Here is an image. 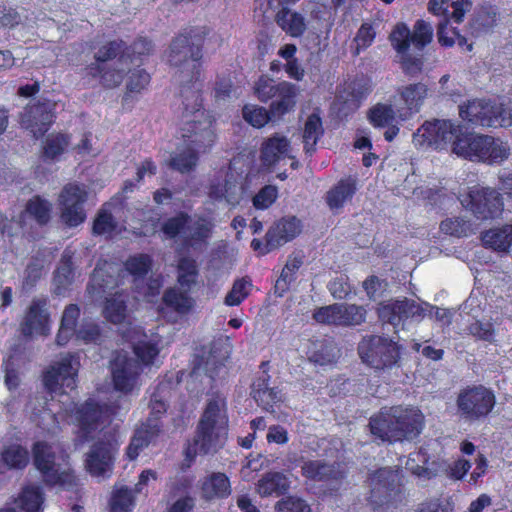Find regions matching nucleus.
I'll return each mask as SVG.
<instances>
[{
  "label": "nucleus",
  "mask_w": 512,
  "mask_h": 512,
  "mask_svg": "<svg viewBox=\"0 0 512 512\" xmlns=\"http://www.w3.org/2000/svg\"><path fill=\"white\" fill-rule=\"evenodd\" d=\"M207 26L186 27L173 38L169 46L168 62L179 68L181 138L187 147L205 153L215 143L214 119L205 115L202 98V58Z\"/></svg>",
  "instance_id": "nucleus-1"
},
{
  "label": "nucleus",
  "mask_w": 512,
  "mask_h": 512,
  "mask_svg": "<svg viewBox=\"0 0 512 512\" xmlns=\"http://www.w3.org/2000/svg\"><path fill=\"white\" fill-rule=\"evenodd\" d=\"M228 428L226 398L216 393L208 399L197 423L195 435L185 445L182 469L190 468L198 454L217 452L227 438Z\"/></svg>",
  "instance_id": "nucleus-2"
},
{
  "label": "nucleus",
  "mask_w": 512,
  "mask_h": 512,
  "mask_svg": "<svg viewBox=\"0 0 512 512\" xmlns=\"http://www.w3.org/2000/svg\"><path fill=\"white\" fill-rule=\"evenodd\" d=\"M452 152L471 161L499 163L508 158L510 147L500 139L465 132L458 126L452 140Z\"/></svg>",
  "instance_id": "nucleus-3"
},
{
  "label": "nucleus",
  "mask_w": 512,
  "mask_h": 512,
  "mask_svg": "<svg viewBox=\"0 0 512 512\" xmlns=\"http://www.w3.org/2000/svg\"><path fill=\"white\" fill-rule=\"evenodd\" d=\"M416 424V412L402 406L383 407L369 419L372 436L381 442L401 441L412 432Z\"/></svg>",
  "instance_id": "nucleus-4"
},
{
  "label": "nucleus",
  "mask_w": 512,
  "mask_h": 512,
  "mask_svg": "<svg viewBox=\"0 0 512 512\" xmlns=\"http://www.w3.org/2000/svg\"><path fill=\"white\" fill-rule=\"evenodd\" d=\"M114 411L107 403H101L93 398L86 399L77 405L73 411V421L76 427L75 446H82L95 439V435L108 426Z\"/></svg>",
  "instance_id": "nucleus-5"
},
{
  "label": "nucleus",
  "mask_w": 512,
  "mask_h": 512,
  "mask_svg": "<svg viewBox=\"0 0 512 512\" xmlns=\"http://www.w3.org/2000/svg\"><path fill=\"white\" fill-rule=\"evenodd\" d=\"M462 207L478 220L499 218L504 210L501 193L489 186L475 184L467 188L458 197Z\"/></svg>",
  "instance_id": "nucleus-6"
},
{
  "label": "nucleus",
  "mask_w": 512,
  "mask_h": 512,
  "mask_svg": "<svg viewBox=\"0 0 512 512\" xmlns=\"http://www.w3.org/2000/svg\"><path fill=\"white\" fill-rule=\"evenodd\" d=\"M368 480L370 483L368 501L373 510L402 501L404 490L400 470L386 467L379 468L369 474Z\"/></svg>",
  "instance_id": "nucleus-7"
},
{
  "label": "nucleus",
  "mask_w": 512,
  "mask_h": 512,
  "mask_svg": "<svg viewBox=\"0 0 512 512\" xmlns=\"http://www.w3.org/2000/svg\"><path fill=\"white\" fill-rule=\"evenodd\" d=\"M358 355L362 362L376 370L393 368L400 360V346L390 338L366 335L358 344Z\"/></svg>",
  "instance_id": "nucleus-8"
},
{
  "label": "nucleus",
  "mask_w": 512,
  "mask_h": 512,
  "mask_svg": "<svg viewBox=\"0 0 512 512\" xmlns=\"http://www.w3.org/2000/svg\"><path fill=\"white\" fill-rule=\"evenodd\" d=\"M89 188L76 181L65 184L58 195L60 220L68 228H76L87 219Z\"/></svg>",
  "instance_id": "nucleus-9"
},
{
  "label": "nucleus",
  "mask_w": 512,
  "mask_h": 512,
  "mask_svg": "<svg viewBox=\"0 0 512 512\" xmlns=\"http://www.w3.org/2000/svg\"><path fill=\"white\" fill-rule=\"evenodd\" d=\"M32 457L35 468L42 475L45 485L68 486L76 485V476L72 469L60 470L55 463L56 455L52 446L46 441H36L32 445Z\"/></svg>",
  "instance_id": "nucleus-10"
},
{
  "label": "nucleus",
  "mask_w": 512,
  "mask_h": 512,
  "mask_svg": "<svg viewBox=\"0 0 512 512\" xmlns=\"http://www.w3.org/2000/svg\"><path fill=\"white\" fill-rule=\"evenodd\" d=\"M120 442L115 432H107L96 440L85 455V468L95 477L109 476L114 468Z\"/></svg>",
  "instance_id": "nucleus-11"
},
{
  "label": "nucleus",
  "mask_w": 512,
  "mask_h": 512,
  "mask_svg": "<svg viewBox=\"0 0 512 512\" xmlns=\"http://www.w3.org/2000/svg\"><path fill=\"white\" fill-rule=\"evenodd\" d=\"M496 403L494 393L482 386H472L461 390L456 405L459 416L466 421H478L492 411Z\"/></svg>",
  "instance_id": "nucleus-12"
},
{
  "label": "nucleus",
  "mask_w": 512,
  "mask_h": 512,
  "mask_svg": "<svg viewBox=\"0 0 512 512\" xmlns=\"http://www.w3.org/2000/svg\"><path fill=\"white\" fill-rule=\"evenodd\" d=\"M56 103L50 99L30 101L19 115L22 128L29 131L35 139L43 137L56 120Z\"/></svg>",
  "instance_id": "nucleus-13"
},
{
  "label": "nucleus",
  "mask_w": 512,
  "mask_h": 512,
  "mask_svg": "<svg viewBox=\"0 0 512 512\" xmlns=\"http://www.w3.org/2000/svg\"><path fill=\"white\" fill-rule=\"evenodd\" d=\"M301 230V221L296 216H284L269 227L264 241L254 238L251 241V248L264 256L295 239Z\"/></svg>",
  "instance_id": "nucleus-14"
},
{
  "label": "nucleus",
  "mask_w": 512,
  "mask_h": 512,
  "mask_svg": "<svg viewBox=\"0 0 512 512\" xmlns=\"http://www.w3.org/2000/svg\"><path fill=\"white\" fill-rule=\"evenodd\" d=\"M400 99L405 107L397 108V112L391 104L384 103H377L369 109L367 117L373 127L385 128L396 122L397 117L401 121L409 119L416 109V84L404 87L400 92Z\"/></svg>",
  "instance_id": "nucleus-15"
},
{
  "label": "nucleus",
  "mask_w": 512,
  "mask_h": 512,
  "mask_svg": "<svg viewBox=\"0 0 512 512\" xmlns=\"http://www.w3.org/2000/svg\"><path fill=\"white\" fill-rule=\"evenodd\" d=\"M79 365L78 357L73 353H68L60 361L50 365L42 375L47 392L64 393V389H75Z\"/></svg>",
  "instance_id": "nucleus-16"
},
{
  "label": "nucleus",
  "mask_w": 512,
  "mask_h": 512,
  "mask_svg": "<svg viewBox=\"0 0 512 512\" xmlns=\"http://www.w3.org/2000/svg\"><path fill=\"white\" fill-rule=\"evenodd\" d=\"M46 297L34 298L19 325V330L25 338L32 336H47L50 333V313L47 309Z\"/></svg>",
  "instance_id": "nucleus-17"
},
{
  "label": "nucleus",
  "mask_w": 512,
  "mask_h": 512,
  "mask_svg": "<svg viewBox=\"0 0 512 512\" xmlns=\"http://www.w3.org/2000/svg\"><path fill=\"white\" fill-rule=\"evenodd\" d=\"M391 46L399 57L403 72L407 75L416 73V56L409 54L411 44L416 45V27L413 31L404 22H398L389 34Z\"/></svg>",
  "instance_id": "nucleus-18"
},
{
  "label": "nucleus",
  "mask_w": 512,
  "mask_h": 512,
  "mask_svg": "<svg viewBox=\"0 0 512 512\" xmlns=\"http://www.w3.org/2000/svg\"><path fill=\"white\" fill-rule=\"evenodd\" d=\"M142 369L139 362L126 355H117L111 361V375L114 389L128 394L134 389Z\"/></svg>",
  "instance_id": "nucleus-19"
},
{
  "label": "nucleus",
  "mask_w": 512,
  "mask_h": 512,
  "mask_svg": "<svg viewBox=\"0 0 512 512\" xmlns=\"http://www.w3.org/2000/svg\"><path fill=\"white\" fill-rule=\"evenodd\" d=\"M497 102L473 100L465 106L459 107V114L463 120L482 127H496Z\"/></svg>",
  "instance_id": "nucleus-20"
},
{
  "label": "nucleus",
  "mask_w": 512,
  "mask_h": 512,
  "mask_svg": "<svg viewBox=\"0 0 512 512\" xmlns=\"http://www.w3.org/2000/svg\"><path fill=\"white\" fill-rule=\"evenodd\" d=\"M458 131V126L448 120H436L426 122L418 129V136L421 137V144L440 147L442 144L452 143Z\"/></svg>",
  "instance_id": "nucleus-21"
},
{
  "label": "nucleus",
  "mask_w": 512,
  "mask_h": 512,
  "mask_svg": "<svg viewBox=\"0 0 512 512\" xmlns=\"http://www.w3.org/2000/svg\"><path fill=\"white\" fill-rule=\"evenodd\" d=\"M304 478L314 482H338L345 477V471L339 463H327L323 460H307L301 466Z\"/></svg>",
  "instance_id": "nucleus-22"
},
{
  "label": "nucleus",
  "mask_w": 512,
  "mask_h": 512,
  "mask_svg": "<svg viewBox=\"0 0 512 512\" xmlns=\"http://www.w3.org/2000/svg\"><path fill=\"white\" fill-rule=\"evenodd\" d=\"M161 431V424L154 422L150 417L146 423L135 429L126 448V458L130 461L136 460L139 454L159 436Z\"/></svg>",
  "instance_id": "nucleus-23"
},
{
  "label": "nucleus",
  "mask_w": 512,
  "mask_h": 512,
  "mask_svg": "<svg viewBox=\"0 0 512 512\" xmlns=\"http://www.w3.org/2000/svg\"><path fill=\"white\" fill-rule=\"evenodd\" d=\"M411 313L408 300H389L378 304L377 315L382 324L391 325L395 332L403 329L404 322Z\"/></svg>",
  "instance_id": "nucleus-24"
},
{
  "label": "nucleus",
  "mask_w": 512,
  "mask_h": 512,
  "mask_svg": "<svg viewBox=\"0 0 512 512\" xmlns=\"http://www.w3.org/2000/svg\"><path fill=\"white\" fill-rule=\"evenodd\" d=\"M298 88L288 81H280L276 95L269 102L270 112L274 119H281L294 110L297 103Z\"/></svg>",
  "instance_id": "nucleus-25"
},
{
  "label": "nucleus",
  "mask_w": 512,
  "mask_h": 512,
  "mask_svg": "<svg viewBox=\"0 0 512 512\" xmlns=\"http://www.w3.org/2000/svg\"><path fill=\"white\" fill-rule=\"evenodd\" d=\"M128 301L129 293L126 290L110 294L103 303V317L115 325L124 323L128 316Z\"/></svg>",
  "instance_id": "nucleus-26"
},
{
  "label": "nucleus",
  "mask_w": 512,
  "mask_h": 512,
  "mask_svg": "<svg viewBox=\"0 0 512 512\" xmlns=\"http://www.w3.org/2000/svg\"><path fill=\"white\" fill-rule=\"evenodd\" d=\"M200 492L208 501L227 498L231 494L230 480L225 473L212 472L202 479Z\"/></svg>",
  "instance_id": "nucleus-27"
},
{
  "label": "nucleus",
  "mask_w": 512,
  "mask_h": 512,
  "mask_svg": "<svg viewBox=\"0 0 512 512\" xmlns=\"http://www.w3.org/2000/svg\"><path fill=\"white\" fill-rule=\"evenodd\" d=\"M289 140L278 133L263 141L260 148V160L264 166L276 165L288 153Z\"/></svg>",
  "instance_id": "nucleus-28"
},
{
  "label": "nucleus",
  "mask_w": 512,
  "mask_h": 512,
  "mask_svg": "<svg viewBox=\"0 0 512 512\" xmlns=\"http://www.w3.org/2000/svg\"><path fill=\"white\" fill-rule=\"evenodd\" d=\"M357 191V181L351 176L340 179L326 193V203L331 210H338L350 201Z\"/></svg>",
  "instance_id": "nucleus-29"
},
{
  "label": "nucleus",
  "mask_w": 512,
  "mask_h": 512,
  "mask_svg": "<svg viewBox=\"0 0 512 512\" xmlns=\"http://www.w3.org/2000/svg\"><path fill=\"white\" fill-rule=\"evenodd\" d=\"M290 489L288 477L278 471L265 473L257 483V491L262 497L282 496Z\"/></svg>",
  "instance_id": "nucleus-30"
},
{
  "label": "nucleus",
  "mask_w": 512,
  "mask_h": 512,
  "mask_svg": "<svg viewBox=\"0 0 512 512\" xmlns=\"http://www.w3.org/2000/svg\"><path fill=\"white\" fill-rule=\"evenodd\" d=\"M89 77L99 79L100 85L104 89H113L118 87L124 78L123 70L112 65L102 63H90L85 68Z\"/></svg>",
  "instance_id": "nucleus-31"
},
{
  "label": "nucleus",
  "mask_w": 512,
  "mask_h": 512,
  "mask_svg": "<svg viewBox=\"0 0 512 512\" xmlns=\"http://www.w3.org/2000/svg\"><path fill=\"white\" fill-rule=\"evenodd\" d=\"M74 276L73 257L65 251L53 273L54 293L58 296L64 295L73 284Z\"/></svg>",
  "instance_id": "nucleus-32"
},
{
  "label": "nucleus",
  "mask_w": 512,
  "mask_h": 512,
  "mask_svg": "<svg viewBox=\"0 0 512 512\" xmlns=\"http://www.w3.org/2000/svg\"><path fill=\"white\" fill-rule=\"evenodd\" d=\"M275 22L287 35L293 38L301 37L306 30L304 16L288 7L276 12Z\"/></svg>",
  "instance_id": "nucleus-33"
},
{
  "label": "nucleus",
  "mask_w": 512,
  "mask_h": 512,
  "mask_svg": "<svg viewBox=\"0 0 512 512\" xmlns=\"http://www.w3.org/2000/svg\"><path fill=\"white\" fill-rule=\"evenodd\" d=\"M324 134L323 122L320 115L316 112L311 113L304 124L303 143L304 151L311 156L316 151V145Z\"/></svg>",
  "instance_id": "nucleus-34"
},
{
  "label": "nucleus",
  "mask_w": 512,
  "mask_h": 512,
  "mask_svg": "<svg viewBox=\"0 0 512 512\" xmlns=\"http://www.w3.org/2000/svg\"><path fill=\"white\" fill-rule=\"evenodd\" d=\"M71 142V135L57 132L49 134L42 144V158L45 161H55L64 154Z\"/></svg>",
  "instance_id": "nucleus-35"
},
{
  "label": "nucleus",
  "mask_w": 512,
  "mask_h": 512,
  "mask_svg": "<svg viewBox=\"0 0 512 512\" xmlns=\"http://www.w3.org/2000/svg\"><path fill=\"white\" fill-rule=\"evenodd\" d=\"M483 244L498 252H507L512 246V224L490 229L482 234Z\"/></svg>",
  "instance_id": "nucleus-36"
},
{
  "label": "nucleus",
  "mask_w": 512,
  "mask_h": 512,
  "mask_svg": "<svg viewBox=\"0 0 512 512\" xmlns=\"http://www.w3.org/2000/svg\"><path fill=\"white\" fill-rule=\"evenodd\" d=\"M52 204L40 195H34L25 204L23 215H28L39 226H46L51 220Z\"/></svg>",
  "instance_id": "nucleus-37"
},
{
  "label": "nucleus",
  "mask_w": 512,
  "mask_h": 512,
  "mask_svg": "<svg viewBox=\"0 0 512 512\" xmlns=\"http://www.w3.org/2000/svg\"><path fill=\"white\" fill-rule=\"evenodd\" d=\"M199 152L191 147L174 153L168 160V167L180 174H189L195 171L199 163Z\"/></svg>",
  "instance_id": "nucleus-38"
},
{
  "label": "nucleus",
  "mask_w": 512,
  "mask_h": 512,
  "mask_svg": "<svg viewBox=\"0 0 512 512\" xmlns=\"http://www.w3.org/2000/svg\"><path fill=\"white\" fill-rule=\"evenodd\" d=\"M164 304L180 315H186L192 311L195 301L189 296V291H180L177 288L165 290L162 298Z\"/></svg>",
  "instance_id": "nucleus-39"
},
{
  "label": "nucleus",
  "mask_w": 512,
  "mask_h": 512,
  "mask_svg": "<svg viewBox=\"0 0 512 512\" xmlns=\"http://www.w3.org/2000/svg\"><path fill=\"white\" fill-rule=\"evenodd\" d=\"M207 195L214 203L226 202L228 205L239 204V197L236 192V185L228 180L212 182L208 186Z\"/></svg>",
  "instance_id": "nucleus-40"
},
{
  "label": "nucleus",
  "mask_w": 512,
  "mask_h": 512,
  "mask_svg": "<svg viewBox=\"0 0 512 512\" xmlns=\"http://www.w3.org/2000/svg\"><path fill=\"white\" fill-rule=\"evenodd\" d=\"M124 268L132 276L133 282L143 280L152 271L153 258L147 253H137L130 255L124 261Z\"/></svg>",
  "instance_id": "nucleus-41"
},
{
  "label": "nucleus",
  "mask_w": 512,
  "mask_h": 512,
  "mask_svg": "<svg viewBox=\"0 0 512 512\" xmlns=\"http://www.w3.org/2000/svg\"><path fill=\"white\" fill-rule=\"evenodd\" d=\"M302 265L299 257H289L274 285V293L282 297L290 290L292 283L295 282L297 272Z\"/></svg>",
  "instance_id": "nucleus-42"
},
{
  "label": "nucleus",
  "mask_w": 512,
  "mask_h": 512,
  "mask_svg": "<svg viewBox=\"0 0 512 512\" xmlns=\"http://www.w3.org/2000/svg\"><path fill=\"white\" fill-rule=\"evenodd\" d=\"M16 503L24 512H42L44 493L39 486L27 485L22 489Z\"/></svg>",
  "instance_id": "nucleus-43"
},
{
  "label": "nucleus",
  "mask_w": 512,
  "mask_h": 512,
  "mask_svg": "<svg viewBox=\"0 0 512 512\" xmlns=\"http://www.w3.org/2000/svg\"><path fill=\"white\" fill-rule=\"evenodd\" d=\"M118 285L117 279L110 275L107 271L100 267H96L90 277L87 285V291L90 295L100 297L109 289H113Z\"/></svg>",
  "instance_id": "nucleus-44"
},
{
  "label": "nucleus",
  "mask_w": 512,
  "mask_h": 512,
  "mask_svg": "<svg viewBox=\"0 0 512 512\" xmlns=\"http://www.w3.org/2000/svg\"><path fill=\"white\" fill-rule=\"evenodd\" d=\"M418 479L430 480L444 471L445 462L437 455H429L423 449L418 451Z\"/></svg>",
  "instance_id": "nucleus-45"
},
{
  "label": "nucleus",
  "mask_w": 512,
  "mask_h": 512,
  "mask_svg": "<svg viewBox=\"0 0 512 512\" xmlns=\"http://www.w3.org/2000/svg\"><path fill=\"white\" fill-rule=\"evenodd\" d=\"M154 51V44L152 40L147 37L139 36L130 45L124 42L125 62L135 63L143 62L145 57L150 56Z\"/></svg>",
  "instance_id": "nucleus-46"
},
{
  "label": "nucleus",
  "mask_w": 512,
  "mask_h": 512,
  "mask_svg": "<svg viewBox=\"0 0 512 512\" xmlns=\"http://www.w3.org/2000/svg\"><path fill=\"white\" fill-rule=\"evenodd\" d=\"M339 326L355 327L366 322L367 310L362 305L339 303Z\"/></svg>",
  "instance_id": "nucleus-47"
},
{
  "label": "nucleus",
  "mask_w": 512,
  "mask_h": 512,
  "mask_svg": "<svg viewBox=\"0 0 512 512\" xmlns=\"http://www.w3.org/2000/svg\"><path fill=\"white\" fill-rule=\"evenodd\" d=\"M214 224L204 216H198L193 222L190 234L185 238V244L191 247L207 242L212 236Z\"/></svg>",
  "instance_id": "nucleus-48"
},
{
  "label": "nucleus",
  "mask_w": 512,
  "mask_h": 512,
  "mask_svg": "<svg viewBox=\"0 0 512 512\" xmlns=\"http://www.w3.org/2000/svg\"><path fill=\"white\" fill-rule=\"evenodd\" d=\"M309 350V360L315 364L325 366L336 363L337 356L335 345L327 340H318L312 344Z\"/></svg>",
  "instance_id": "nucleus-49"
},
{
  "label": "nucleus",
  "mask_w": 512,
  "mask_h": 512,
  "mask_svg": "<svg viewBox=\"0 0 512 512\" xmlns=\"http://www.w3.org/2000/svg\"><path fill=\"white\" fill-rule=\"evenodd\" d=\"M1 460L9 469H24L29 462V452L19 444H12L3 449Z\"/></svg>",
  "instance_id": "nucleus-50"
},
{
  "label": "nucleus",
  "mask_w": 512,
  "mask_h": 512,
  "mask_svg": "<svg viewBox=\"0 0 512 512\" xmlns=\"http://www.w3.org/2000/svg\"><path fill=\"white\" fill-rule=\"evenodd\" d=\"M190 222L191 216L185 211H179L162 223L161 231L168 239H175L186 232Z\"/></svg>",
  "instance_id": "nucleus-51"
},
{
  "label": "nucleus",
  "mask_w": 512,
  "mask_h": 512,
  "mask_svg": "<svg viewBox=\"0 0 512 512\" xmlns=\"http://www.w3.org/2000/svg\"><path fill=\"white\" fill-rule=\"evenodd\" d=\"M198 268L196 261L189 257H182L178 262L177 282L181 288L190 291L197 282Z\"/></svg>",
  "instance_id": "nucleus-52"
},
{
  "label": "nucleus",
  "mask_w": 512,
  "mask_h": 512,
  "mask_svg": "<svg viewBox=\"0 0 512 512\" xmlns=\"http://www.w3.org/2000/svg\"><path fill=\"white\" fill-rule=\"evenodd\" d=\"M243 119L254 128L264 127L270 120H275L270 112V107L246 104L242 108Z\"/></svg>",
  "instance_id": "nucleus-53"
},
{
  "label": "nucleus",
  "mask_w": 512,
  "mask_h": 512,
  "mask_svg": "<svg viewBox=\"0 0 512 512\" xmlns=\"http://www.w3.org/2000/svg\"><path fill=\"white\" fill-rule=\"evenodd\" d=\"M280 81H275L268 75H261L253 85V93L255 97L262 103H269L276 95Z\"/></svg>",
  "instance_id": "nucleus-54"
},
{
  "label": "nucleus",
  "mask_w": 512,
  "mask_h": 512,
  "mask_svg": "<svg viewBox=\"0 0 512 512\" xmlns=\"http://www.w3.org/2000/svg\"><path fill=\"white\" fill-rule=\"evenodd\" d=\"M124 54V41L121 39L111 40L102 45L98 52L94 55V63L107 64L108 61L118 57L120 61L125 62Z\"/></svg>",
  "instance_id": "nucleus-55"
},
{
  "label": "nucleus",
  "mask_w": 512,
  "mask_h": 512,
  "mask_svg": "<svg viewBox=\"0 0 512 512\" xmlns=\"http://www.w3.org/2000/svg\"><path fill=\"white\" fill-rule=\"evenodd\" d=\"M251 286L252 282L249 277L236 279L231 290L225 296L224 304L230 307L240 305L248 297Z\"/></svg>",
  "instance_id": "nucleus-56"
},
{
  "label": "nucleus",
  "mask_w": 512,
  "mask_h": 512,
  "mask_svg": "<svg viewBox=\"0 0 512 512\" xmlns=\"http://www.w3.org/2000/svg\"><path fill=\"white\" fill-rule=\"evenodd\" d=\"M117 229V222L111 211L103 206L97 212L92 225V233L96 236L111 234Z\"/></svg>",
  "instance_id": "nucleus-57"
},
{
  "label": "nucleus",
  "mask_w": 512,
  "mask_h": 512,
  "mask_svg": "<svg viewBox=\"0 0 512 512\" xmlns=\"http://www.w3.org/2000/svg\"><path fill=\"white\" fill-rule=\"evenodd\" d=\"M440 230L450 236L466 237L473 232L472 224L462 217H451L443 220Z\"/></svg>",
  "instance_id": "nucleus-58"
},
{
  "label": "nucleus",
  "mask_w": 512,
  "mask_h": 512,
  "mask_svg": "<svg viewBox=\"0 0 512 512\" xmlns=\"http://www.w3.org/2000/svg\"><path fill=\"white\" fill-rule=\"evenodd\" d=\"M150 81L151 76L145 69L137 68L131 71L126 84L127 93L123 100L128 99L129 93H141L148 87Z\"/></svg>",
  "instance_id": "nucleus-59"
},
{
  "label": "nucleus",
  "mask_w": 512,
  "mask_h": 512,
  "mask_svg": "<svg viewBox=\"0 0 512 512\" xmlns=\"http://www.w3.org/2000/svg\"><path fill=\"white\" fill-rule=\"evenodd\" d=\"M278 188L275 185H264L252 198L253 207L257 210L270 208L278 198Z\"/></svg>",
  "instance_id": "nucleus-60"
},
{
  "label": "nucleus",
  "mask_w": 512,
  "mask_h": 512,
  "mask_svg": "<svg viewBox=\"0 0 512 512\" xmlns=\"http://www.w3.org/2000/svg\"><path fill=\"white\" fill-rule=\"evenodd\" d=\"M137 359L145 366H150L160 353L158 344L151 341H139L133 346Z\"/></svg>",
  "instance_id": "nucleus-61"
},
{
  "label": "nucleus",
  "mask_w": 512,
  "mask_h": 512,
  "mask_svg": "<svg viewBox=\"0 0 512 512\" xmlns=\"http://www.w3.org/2000/svg\"><path fill=\"white\" fill-rule=\"evenodd\" d=\"M134 505V498L127 487L113 492L110 500V512H130Z\"/></svg>",
  "instance_id": "nucleus-62"
},
{
  "label": "nucleus",
  "mask_w": 512,
  "mask_h": 512,
  "mask_svg": "<svg viewBox=\"0 0 512 512\" xmlns=\"http://www.w3.org/2000/svg\"><path fill=\"white\" fill-rule=\"evenodd\" d=\"M467 332L477 340L491 343L495 339V328L490 321L475 320L467 326Z\"/></svg>",
  "instance_id": "nucleus-63"
},
{
  "label": "nucleus",
  "mask_w": 512,
  "mask_h": 512,
  "mask_svg": "<svg viewBox=\"0 0 512 512\" xmlns=\"http://www.w3.org/2000/svg\"><path fill=\"white\" fill-rule=\"evenodd\" d=\"M339 303L322 306L314 310L313 319L324 325L339 326Z\"/></svg>",
  "instance_id": "nucleus-64"
}]
</instances>
